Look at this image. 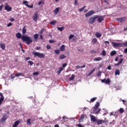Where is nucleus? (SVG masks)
Listing matches in <instances>:
<instances>
[{
    "label": "nucleus",
    "mask_w": 127,
    "mask_h": 127,
    "mask_svg": "<svg viewBox=\"0 0 127 127\" xmlns=\"http://www.w3.org/2000/svg\"><path fill=\"white\" fill-rule=\"evenodd\" d=\"M33 54L34 55V57H38L39 58H45V55L43 53H41L39 52H35V51L33 52Z\"/></svg>",
    "instance_id": "nucleus-2"
},
{
    "label": "nucleus",
    "mask_w": 127,
    "mask_h": 127,
    "mask_svg": "<svg viewBox=\"0 0 127 127\" xmlns=\"http://www.w3.org/2000/svg\"><path fill=\"white\" fill-rule=\"evenodd\" d=\"M104 43L105 44H110V42H109V41H105V42H104Z\"/></svg>",
    "instance_id": "nucleus-60"
},
{
    "label": "nucleus",
    "mask_w": 127,
    "mask_h": 127,
    "mask_svg": "<svg viewBox=\"0 0 127 127\" xmlns=\"http://www.w3.org/2000/svg\"><path fill=\"white\" fill-rule=\"evenodd\" d=\"M10 21H11V22H12V21H14V18H11L10 19Z\"/></svg>",
    "instance_id": "nucleus-57"
},
{
    "label": "nucleus",
    "mask_w": 127,
    "mask_h": 127,
    "mask_svg": "<svg viewBox=\"0 0 127 127\" xmlns=\"http://www.w3.org/2000/svg\"><path fill=\"white\" fill-rule=\"evenodd\" d=\"M101 81L102 82V83H105V84H107L108 85L109 84H110V83H111V80L110 79V78H107V79L104 78L103 79H101Z\"/></svg>",
    "instance_id": "nucleus-5"
},
{
    "label": "nucleus",
    "mask_w": 127,
    "mask_h": 127,
    "mask_svg": "<svg viewBox=\"0 0 127 127\" xmlns=\"http://www.w3.org/2000/svg\"><path fill=\"white\" fill-rule=\"evenodd\" d=\"M59 9H60L59 7H57L55 9V10L54 11L55 14H57V13L59 12Z\"/></svg>",
    "instance_id": "nucleus-24"
},
{
    "label": "nucleus",
    "mask_w": 127,
    "mask_h": 127,
    "mask_svg": "<svg viewBox=\"0 0 127 127\" xmlns=\"http://www.w3.org/2000/svg\"><path fill=\"white\" fill-rule=\"evenodd\" d=\"M66 66H67V64H63V68H65V67H66Z\"/></svg>",
    "instance_id": "nucleus-52"
},
{
    "label": "nucleus",
    "mask_w": 127,
    "mask_h": 127,
    "mask_svg": "<svg viewBox=\"0 0 127 127\" xmlns=\"http://www.w3.org/2000/svg\"><path fill=\"white\" fill-rule=\"evenodd\" d=\"M45 31V29L42 28V29H41V30L39 32V34H40V35L42 34L43 33V32H44Z\"/></svg>",
    "instance_id": "nucleus-34"
},
{
    "label": "nucleus",
    "mask_w": 127,
    "mask_h": 127,
    "mask_svg": "<svg viewBox=\"0 0 127 127\" xmlns=\"http://www.w3.org/2000/svg\"><path fill=\"white\" fill-rule=\"evenodd\" d=\"M7 120V117H6V115H4L2 116V117L1 118L0 121V124H3L5 121Z\"/></svg>",
    "instance_id": "nucleus-6"
},
{
    "label": "nucleus",
    "mask_w": 127,
    "mask_h": 127,
    "mask_svg": "<svg viewBox=\"0 0 127 127\" xmlns=\"http://www.w3.org/2000/svg\"><path fill=\"white\" fill-rule=\"evenodd\" d=\"M101 54L102 55H103V56H106V51H105V50H103Z\"/></svg>",
    "instance_id": "nucleus-42"
},
{
    "label": "nucleus",
    "mask_w": 127,
    "mask_h": 127,
    "mask_svg": "<svg viewBox=\"0 0 127 127\" xmlns=\"http://www.w3.org/2000/svg\"><path fill=\"white\" fill-rule=\"evenodd\" d=\"M49 43H54V41L52 40H49Z\"/></svg>",
    "instance_id": "nucleus-56"
},
{
    "label": "nucleus",
    "mask_w": 127,
    "mask_h": 127,
    "mask_svg": "<svg viewBox=\"0 0 127 127\" xmlns=\"http://www.w3.org/2000/svg\"><path fill=\"white\" fill-rule=\"evenodd\" d=\"M95 100H97V97H93L90 100V102H91V103H93L95 102Z\"/></svg>",
    "instance_id": "nucleus-37"
},
{
    "label": "nucleus",
    "mask_w": 127,
    "mask_h": 127,
    "mask_svg": "<svg viewBox=\"0 0 127 127\" xmlns=\"http://www.w3.org/2000/svg\"><path fill=\"white\" fill-rule=\"evenodd\" d=\"M97 110H98V108H96V107H93V112L94 114H96V112H97Z\"/></svg>",
    "instance_id": "nucleus-46"
},
{
    "label": "nucleus",
    "mask_w": 127,
    "mask_h": 127,
    "mask_svg": "<svg viewBox=\"0 0 127 127\" xmlns=\"http://www.w3.org/2000/svg\"><path fill=\"white\" fill-rule=\"evenodd\" d=\"M98 18V22L100 23L102 21H104V17L102 16H98L97 17Z\"/></svg>",
    "instance_id": "nucleus-15"
},
{
    "label": "nucleus",
    "mask_w": 127,
    "mask_h": 127,
    "mask_svg": "<svg viewBox=\"0 0 127 127\" xmlns=\"http://www.w3.org/2000/svg\"><path fill=\"white\" fill-rule=\"evenodd\" d=\"M124 112H125V110L123 108H120V114H123Z\"/></svg>",
    "instance_id": "nucleus-41"
},
{
    "label": "nucleus",
    "mask_w": 127,
    "mask_h": 127,
    "mask_svg": "<svg viewBox=\"0 0 127 127\" xmlns=\"http://www.w3.org/2000/svg\"><path fill=\"white\" fill-rule=\"evenodd\" d=\"M117 54V51H112L110 53V56H115Z\"/></svg>",
    "instance_id": "nucleus-21"
},
{
    "label": "nucleus",
    "mask_w": 127,
    "mask_h": 127,
    "mask_svg": "<svg viewBox=\"0 0 127 127\" xmlns=\"http://www.w3.org/2000/svg\"><path fill=\"white\" fill-rule=\"evenodd\" d=\"M60 51H65V45H62L60 48Z\"/></svg>",
    "instance_id": "nucleus-22"
},
{
    "label": "nucleus",
    "mask_w": 127,
    "mask_h": 127,
    "mask_svg": "<svg viewBox=\"0 0 127 127\" xmlns=\"http://www.w3.org/2000/svg\"><path fill=\"white\" fill-rule=\"evenodd\" d=\"M26 61H27V60H30V57H27L25 59Z\"/></svg>",
    "instance_id": "nucleus-59"
},
{
    "label": "nucleus",
    "mask_w": 127,
    "mask_h": 127,
    "mask_svg": "<svg viewBox=\"0 0 127 127\" xmlns=\"http://www.w3.org/2000/svg\"><path fill=\"white\" fill-rule=\"evenodd\" d=\"M64 69V68H63V67H60V69H59L60 71H61V72H62V71H63V70Z\"/></svg>",
    "instance_id": "nucleus-55"
},
{
    "label": "nucleus",
    "mask_w": 127,
    "mask_h": 127,
    "mask_svg": "<svg viewBox=\"0 0 127 127\" xmlns=\"http://www.w3.org/2000/svg\"><path fill=\"white\" fill-rule=\"evenodd\" d=\"M73 37H74V35L70 34L69 36V39H72L73 38Z\"/></svg>",
    "instance_id": "nucleus-47"
},
{
    "label": "nucleus",
    "mask_w": 127,
    "mask_h": 127,
    "mask_svg": "<svg viewBox=\"0 0 127 127\" xmlns=\"http://www.w3.org/2000/svg\"><path fill=\"white\" fill-rule=\"evenodd\" d=\"M123 61H124V59L121 58L118 63L115 64V66H119V65H121V64H122V63H123Z\"/></svg>",
    "instance_id": "nucleus-19"
},
{
    "label": "nucleus",
    "mask_w": 127,
    "mask_h": 127,
    "mask_svg": "<svg viewBox=\"0 0 127 127\" xmlns=\"http://www.w3.org/2000/svg\"><path fill=\"white\" fill-rule=\"evenodd\" d=\"M16 37L18 38V39H20L21 38V40L23 42H25L27 45H29L30 43H32L33 40H32V37L27 36V35H21V33L20 32H18L16 34Z\"/></svg>",
    "instance_id": "nucleus-1"
},
{
    "label": "nucleus",
    "mask_w": 127,
    "mask_h": 127,
    "mask_svg": "<svg viewBox=\"0 0 127 127\" xmlns=\"http://www.w3.org/2000/svg\"><path fill=\"white\" fill-rule=\"evenodd\" d=\"M76 68H77V69H80V68H81V66H80V65H76Z\"/></svg>",
    "instance_id": "nucleus-64"
},
{
    "label": "nucleus",
    "mask_w": 127,
    "mask_h": 127,
    "mask_svg": "<svg viewBox=\"0 0 127 127\" xmlns=\"http://www.w3.org/2000/svg\"><path fill=\"white\" fill-rule=\"evenodd\" d=\"M98 42V40H97V39L96 38H93L92 40V43L94 45V44H96V43H97V42Z\"/></svg>",
    "instance_id": "nucleus-23"
},
{
    "label": "nucleus",
    "mask_w": 127,
    "mask_h": 127,
    "mask_svg": "<svg viewBox=\"0 0 127 127\" xmlns=\"http://www.w3.org/2000/svg\"><path fill=\"white\" fill-rule=\"evenodd\" d=\"M38 19V13L37 12H35L34 16H33V20L34 21H37Z\"/></svg>",
    "instance_id": "nucleus-10"
},
{
    "label": "nucleus",
    "mask_w": 127,
    "mask_h": 127,
    "mask_svg": "<svg viewBox=\"0 0 127 127\" xmlns=\"http://www.w3.org/2000/svg\"><path fill=\"white\" fill-rule=\"evenodd\" d=\"M0 96L1 97L0 98V106H1L2 102L4 101V96H3V95L1 92H0Z\"/></svg>",
    "instance_id": "nucleus-9"
},
{
    "label": "nucleus",
    "mask_w": 127,
    "mask_h": 127,
    "mask_svg": "<svg viewBox=\"0 0 127 127\" xmlns=\"http://www.w3.org/2000/svg\"><path fill=\"white\" fill-rule=\"evenodd\" d=\"M118 60H119V57H117L115 59V61H116V62H117L118 61Z\"/></svg>",
    "instance_id": "nucleus-58"
},
{
    "label": "nucleus",
    "mask_w": 127,
    "mask_h": 127,
    "mask_svg": "<svg viewBox=\"0 0 127 127\" xmlns=\"http://www.w3.org/2000/svg\"><path fill=\"white\" fill-rule=\"evenodd\" d=\"M55 53H56L57 55H59L60 54V51L59 50H55Z\"/></svg>",
    "instance_id": "nucleus-36"
},
{
    "label": "nucleus",
    "mask_w": 127,
    "mask_h": 127,
    "mask_svg": "<svg viewBox=\"0 0 127 127\" xmlns=\"http://www.w3.org/2000/svg\"><path fill=\"white\" fill-rule=\"evenodd\" d=\"M99 107H100V102H96V103L94 106V108H96V109H99Z\"/></svg>",
    "instance_id": "nucleus-29"
},
{
    "label": "nucleus",
    "mask_w": 127,
    "mask_h": 127,
    "mask_svg": "<svg viewBox=\"0 0 127 127\" xmlns=\"http://www.w3.org/2000/svg\"><path fill=\"white\" fill-rule=\"evenodd\" d=\"M22 34H25L26 33V29L25 28V26H24L22 29Z\"/></svg>",
    "instance_id": "nucleus-30"
},
{
    "label": "nucleus",
    "mask_w": 127,
    "mask_h": 127,
    "mask_svg": "<svg viewBox=\"0 0 127 127\" xmlns=\"http://www.w3.org/2000/svg\"><path fill=\"white\" fill-rule=\"evenodd\" d=\"M64 58H66V56L64 54L60 55V59H64Z\"/></svg>",
    "instance_id": "nucleus-32"
},
{
    "label": "nucleus",
    "mask_w": 127,
    "mask_h": 127,
    "mask_svg": "<svg viewBox=\"0 0 127 127\" xmlns=\"http://www.w3.org/2000/svg\"><path fill=\"white\" fill-rule=\"evenodd\" d=\"M15 77H19V76H22V73L19 72L15 74Z\"/></svg>",
    "instance_id": "nucleus-33"
},
{
    "label": "nucleus",
    "mask_w": 127,
    "mask_h": 127,
    "mask_svg": "<svg viewBox=\"0 0 127 127\" xmlns=\"http://www.w3.org/2000/svg\"><path fill=\"white\" fill-rule=\"evenodd\" d=\"M124 53H125L126 54L127 53V48H126L125 50H124Z\"/></svg>",
    "instance_id": "nucleus-63"
},
{
    "label": "nucleus",
    "mask_w": 127,
    "mask_h": 127,
    "mask_svg": "<svg viewBox=\"0 0 127 127\" xmlns=\"http://www.w3.org/2000/svg\"><path fill=\"white\" fill-rule=\"evenodd\" d=\"M127 46V42H125L123 43V46Z\"/></svg>",
    "instance_id": "nucleus-53"
},
{
    "label": "nucleus",
    "mask_w": 127,
    "mask_h": 127,
    "mask_svg": "<svg viewBox=\"0 0 127 127\" xmlns=\"http://www.w3.org/2000/svg\"><path fill=\"white\" fill-rule=\"evenodd\" d=\"M95 36L97 38H100V37H101L102 34L99 32H97L95 33Z\"/></svg>",
    "instance_id": "nucleus-20"
},
{
    "label": "nucleus",
    "mask_w": 127,
    "mask_h": 127,
    "mask_svg": "<svg viewBox=\"0 0 127 127\" xmlns=\"http://www.w3.org/2000/svg\"><path fill=\"white\" fill-rule=\"evenodd\" d=\"M84 119H85V115H81L80 119H79V122L83 123V122H84Z\"/></svg>",
    "instance_id": "nucleus-16"
},
{
    "label": "nucleus",
    "mask_w": 127,
    "mask_h": 127,
    "mask_svg": "<svg viewBox=\"0 0 127 127\" xmlns=\"http://www.w3.org/2000/svg\"><path fill=\"white\" fill-rule=\"evenodd\" d=\"M19 124H20V121H19V120H17L14 123V124L12 126V127H17V126H18Z\"/></svg>",
    "instance_id": "nucleus-14"
},
{
    "label": "nucleus",
    "mask_w": 127,
    "mask_h": 127,
    "mask_svg": "<svg viewBox=\"0 0 127 127\" xmlns=\"http://www.w3.org/2000/svg\"><path fill=\"white\" fill-rule=\"evenodd\" d=\"M97 18H98V15H94L92 17H91L89 19L88 22H89V23L92 24L94 23V22H95V21L96 20V19H97Z\"/></svg>",
    "instance_id": "nucleus-3"
},
{
    "label": "nucleus",
    "mask_w": 127,
    "mask_h": 127,
    "mask_svg": "<svg viewBox=\"0 0 127 127\" xmlns=\"http://www.w3.org/2000/svg\"><path fill=\"white\" fill-rule=\"evenodd\" d=\"M91 53H92V54H95V53H96V52L95 51L92 50L91 51Z\"/></svg>",
    "instance_id": "nucleus-51"
},
{
    "label": "nucleus",
    "mask_w": 127,
    "mask_h": 127,
    "mask_svg": "<svg viewBox=\"0 0 127 127\" xmlns=\"http://www.w3.org/2000/svg\"><path fill=\"white\" fill-rule=\"evenodd\" d=\"M100 111H101V109H99L98 110V111L96 112L95 113V114H97V115H98V114H99V113H100Z\"/></svg>",
    "instance_id": "nucleus-54"
},
{
    "label": "nucleus",
    "mask_w": 127,
    "mask_h": 127,
    "mask_svg": "<svg viewBox=\"0 0 127 127\" xmlns=\"http://www.w3.org/2000/svg\"><path fill=\"white\" fill-rule=\"evenodd\" d=\"M113 47L116 48V47H123V43H112Z\"/></svg>",
    "instance_id": "nucleus-4"
},
{
    "label": "nucleus",
    "mask_w": 127,
    "mask_h": 127,
    "mask_svg": "<svg viewBox=\"0 0 127 127\" xmlns=\"http://www.w3.org/2000/svg\"><path fill=\"white\" fill-rule=\"evenodd\" d=\"M47 49L49 50V49H51V46L49 45H47Z\"/></svg>",
    "instance_id": "nucleus-49"
},
{
    "label": "nucleus",
    "mask_w": 127,
    "mask_h": 127,
    "mask_svg": "<svg viewBox=\"0 0 127 127\" xmlns=\"http://www.w3.org/2000/svg\"><path fill=\"white\" fill-rule=\"evenodd\" d=\"M28 65H30L31 66H32V64H34L33 62L31 61H28Z\"/></svg>",
    "instance_id": "nucleus-38"
},
{
    "label": "nucleus",
    "mask_w": 127,
    "mask_h": 127,
    "mask_svg": "<svg viewBox=\"0 0 127 127\" xmlns=\"http://www.w3.org/2000/svg\"><path fill=\"white\" fill-rule=\"evenodd\" d=\"M58 30H60V31H63V30L64 29V27H58Z\"/></svg>",
    "instance_id": "nucleus-40"
},
{
    "label": "nucleus",
    "mask_w": 127,
    "mask_h": 127,
    "mask_svg": "<svg viewBox=\"0 0 127 127\" xmlns=\"http://www.w3.org/2000/svg\"><path fill=\"white\" fill-rule=\"evenodd\" d=\"M11 25H12V23H9L7 25V27H10V26H11Z\"/></svg>",
    "instance_id": "nucleus-48"
},
{
    "label": "nucleus",
    "mask_w": 127,
    "mask_h": 127,
    "mask_svg": "<svg viewBox=\"0 0 127 127\" xmlns=\"http://www.w3.org/2000/svg\"><path fill=\"white\" fill-rule=\"evenodd\" d=\"M95 13V11L90 10L88 12L85 14V17H89V16H91V15H93Z\"/></svg>",
    "instance_id": "nucleus-7"
},
{
    "label": "nucleus",
    "mask_w": 127,
    "mask_h": 127,
    "mask_svg": "<svg viewBox=\"0 0 127 127\" xmlns=\"http://www.w3.org/2000/svg\"><path fill=\"white\" fill-rule=\"evenodd\" d=\"M0 47L1 48L2 50H4L5 49V46L4 45V44H0Z\"/></svg>",
    "instance_id": "nucleus-25"
},
{
    "label": "nucleus",
    "mask_w": 127,
    "mask_h": 127,
    "mask_svg": "<svg viewBox=\"0 0 127 127\" xmlns=\"http://www.w3.org/2000/svg\"><path fill=\"white\" fill-rule=\"evenodd\" d=\"M117 20L120 22H124L126 20V17L119 18Z\"/></svg>",
    "instance_id": "nucleus-17"
},
{
    "label": "nucleus",
    "mask_w": 127,
    "mask_h": 127,
    "mask_svg": "<svg viewBox=\"0 0 127 127\" xmlns=\"http://www.w3.org/2000/svg\"><path fill=\"white\" fill-rule=\"evenodd\" d=\"M40 39H41V40H42L43 39V36H42V35H40Z\"/></svg>",
    "instance_id": "nucleus-62"
},
{
    "label": "nucleus",
    "mask_w": 127,
    "mask_h": 127,
    "mask_svg": "<svg viewBox=\"0 0 127 127\" xmlns=\"http://www.w3.org/2000/svg\"><path fill=\"white\" fill-rule=\"evenodd\" d=\"M77 126L78 127H83V126H82V125H81V124H78Z\"/></svg>",
    "instance_id": "nucleus-61"
},
{
    "label": "nucleus",
    "mask_w": 127,
    "mask_h": 127,
    "mask_svg": "<svg viewBox=\"0 0 127 127\" xmlns=\"http://www.w3.org/2000/svg\"><path fill=\"white\" fill-rule=\"evenodd\" d=\"M85 7H86V6H83L82 8L79 9V11H80V12L84 11V10L85 9Z\"/></svg>",
    "instance_id": "nucleus-39"
},
{
    "label": "nucleus",
    "mask_w": 127,
    "mask_h": 127,
    "mask_svg": "<svg viewBox=\"0 0 127 127\" xmlns=\"http://www.w3.org/2000/svg\"><path fill=\"white\" fill-rule=\"evenodd\" d=\"M39 35L38 34H35L33 36L34 39H35L36 42L37 41V39H38V37Z\"/></svg>",
    "instance_id": "nucleus-18"
},
{
    "label": "nucleus",
    "mask_w": 127,
    "mask_h": 127,
    "mask_svg": "<svg viewBox=\"0 0 127 127\" xmlns=\"http://www.w3.org/2000/svg\"><path fill=\"white\" fill-rule=\"evenodd\" d=\"M95 70H96V68H93L89 73V75H91L93 72L95 71Z\"/></svg>",
    "instance_id": "nucleus-45"
},
{
    "label": "nucleus",
    "mask_w": 127,
    "mask_h": 127,
    "mask_svg": "<svg viewBox=\"0 0 127 127\" xmlns=\"http://www.w3.org/2000/svg\"><path fill=\"white\" fill-rule=\"evenodd\" d=\"M102 76V71L101 70H98V73L97 74V77L100 78V77Z\"/></svg>",
    "instance_id": "nucleus-28"
},
{
    "label": "nucleus",
    "mask_w": 127,
    "mask_h": 127,
    "mask_svg": "<svg viewBox=\"0 0 127 127\" xmlns=\"http://www.w3.org/2000/svg\"><path fill=\"white\" fill-rule=\"evenodd\" d=\"M4 9L5 10H6L7 11H11V9H12V8H11V7L9 6L8 5H6L4 7Z\"/></svg>",
    "instance_id": "nucleus-13"
},
{
    "label": "nucleus",
    "mask_w": 127,
    "mask_h": 127,
    "mask_svg": "<svg viewBox=\"0 0 127 127\" xmlns=\"http://www.w3.org/2000/svg\"><path fill=\"white\" fill-rule=\"evenodd\" d=\"M90 117L91 121H92V122H93V123L97 122V121L98 120V119H96V117L93 115H90Z\"/></svg>",
    "instance_id": "nucleus-11"
},
{
    "label": "nucleus",
    "mask_w": 127,
    "mask_h": 127,
    "mask_svg": "<svg viewBox=\"0 0 127 127\" xmlns=\"http://www.w3.org/2000/svg\"><path fill=\"white\" fill-rule=\"evenodd\" d=\"M52 25H54L56 23V21H52L50 22Z\"/></svg>",
    "instance_id": "nucleus-43"
},
{
    "label": "nucleus",
    "mask_w": 127,
    "mask_h": 127,
    "mask_svg": "<svg viewBox=\"0 0 127 127\" xmlns=\"http://www.w3.org/2000/svg\"><path fill=\"white\" fill-rule=\"evenodd\" d=\"M101 60H103V59L101 57H98V58H96L94 60V61H101Z\"/></svg>",
    "instance_id": "nucleus-27"
},
{
    "label": "nucleus",
    "mask_w": 127,
    "mask_h": 127,
    "mask_svg": "<svg viewBox=\"0 0 127 127\" xmlns=\"http://www.w3.org/2000/svg\"><path fill=\"white\" fill-rule=\"evenodd\" d=\"M96 123L98 125V126H100V125H102V124H104L106 123V121L103 120H97Z\"/></svg>",
    "instance_id": "nucleus-12"
},
{
    "label": "nucleus",
    "mask_w": 127,
    "mask_h": 127,
    "mask_svg": "<svg viewBox=\"0 0 127 127\" xmlns=\"http://www.w3.org/2000/svg\"><path fill=\"white\" fill-rule=\"evenodd\" d=\"M3 7V5H0V11H1V10H2Z\"/></svg>",
    "instance_id": "nucleus-50"
},
{
    "label": "nucleus",
    "mask_w": 127,
    "mask_h": 127,
    "mask_svg": "<svg viewBox=\"0 0 127 127\" xmlns=\"http://www.w3.org/2000/svg\"><path fill=\"white\" fill-rule=\"evenodd\" d=\"M75 79V75L74 74H72L71 77L69 78L70 81H72Z\"/></svg>",
    "instance_id": "nucleus-35"
},
{
    "label": "nucleus",
    "mask_w": 127,
    "mask_h": 127,
    "mask_svg": "<svg viewBox=\"0 0 127 127\" xmlns=\"http://www.w3.org/2000/svg\"><path fill=\"white\" fill-rule=\"evenodd\" d=\"M120 74H121V71L119 69H117L115 71V76H117V75H118V76H120Z\"/></svg>",
    "instance_id": "nucleus-26"
},
{
    "label": "nucleus",
    "mask_w": 127,
    "mask_h": 127,
    "mask_svg": "<svg viewBox=\"0 0 127 127\" xmlns=\"http://www.w3.org/2000/svg\"><path fill=\"white\" fill-rule=\"evenodd\" d=\"M31 119H29L27 120V125L28 126H30L31 125Z\"/></svg>",
    "instance_id": "nucleus-31"
},
{
    "label": "nucleus",
    "mask_w": 127,
    "mask_h": 127,
    "mask_svg": "<svg viewBox=\"0 0 127 127\" xmlns=\"http://www.w3.org/2000/svg\"><path fill=\"white\" fill-rule=\"evenodd\" d=\"M23 4H25L27 7H29V8H33V4H32L31 5H29L28 4V1H23Z\"/></svg>",
    "instance_id": "nucleus-8"
},
{
    "label": "nucleus",
    "mask_w": 127,
    "mask_h": 127,
    "mask_svg": "<svg viewBox=\"0 0 127 127\" xmlns=\"http://www.w3.org/2000/svg\"><path fill=\"white\" fill-rule=\"evenodd\" d=\"M33 75H34V76H36L37 75H39V72L38 71H36L35 72L33 73Z\"/></svg>",
    "instance_id": "nucleus-44"
}]
</instances>
